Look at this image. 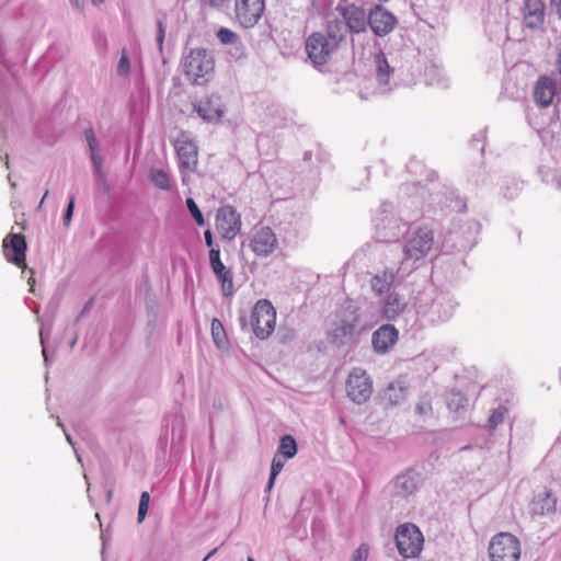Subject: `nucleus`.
<instances>
[{
	"label": "nucleus",
	"instance_id": "obj_1",
	"mask_svg": "<svg viewBox=\"0 0 561 561\" xmlns=\"http://www.w3.org/2000/svg\"><path fill=\"white\" fill-rule=\"evenodd\" d=\"M183 68L188 80L195 84H203L213 75L215 62L206 49L195 48L185 57Z\"/></svg>",
	"mask_w": 561,
	"mask_h": 561
},
{
	"label": "nucleus",
	"instance_id": "obj_26",
	"mask_svg": "<svg viewBox=\"0 0 561 561\" xmlns=\"http://www.w3.org/2000/svg\"><path fill=\"white\" fill-rule=\"evenodd\" d=\"M210 329H211V337H213L215 345L218 348H227L229 345V340L226 334V330L224 328L222 322L219 319L214 318L211 320Z\"/></svg>",
	"mask_w": 561,
	"mask_h": 561
},
{
	"label": "nucleus",
	"instance_id": "obj_44",
	"mask_svg": "<svg viewBox=\"0 0 561 561\" xmlns=\"http://www.w3.org/2000/svg\"><path fill=\"white\" fill-rule=\"evenodd\" d=\"M48 195H49V191L47 190V191L45 192L44 196H43V197H42V199H41L39 206H42V205H43V203L45 202V199L47 198V196H48Z\"/></svg>",
	"mask_w": 561,
	"mask_h": 561
},
{
	"label": "nucleus",
	"instance_id": "obj_41",
	"mask_svg": "<svg viewBox=\"0 0 561 561\" xmlns=\"http://www.w3.org/2000/svg\"><path fill=\"white\" fill-rule=\"evenodd\" d=\"M165 31L161 21L158 22V43L160 48L162 47Z\"/></svg>",
	"mask_w": 561,
	"mask_h": 561
},
{
	"label": "nucleus",
	"instance_id": "obj_7",
	"mask_svg": "<svg viewBox=\"0 0 561 561\" xmlns=\"http://www.w3.org/2000/svg\"><path fill=\"white\" fill-rule=\"evenodd\" d=\"M339 47L321 32L311 33L306 41V51L316 66L327 65L331 55Z\"/></svg>",
	"mask_w": 561,
	"mask_h": 561
},
{
	"label": "nucleus",
	"instance_id": "obj_49",
	"mask_svg": "<svg viewBox=\"0 0 561 561\" xmlns=\"http://www.w3.org/2000/svg\"><path fill=\"white\" fill-rule=\"evenodd\" d=\"M75 1H76L77 4L79 3V0H75Z\"/></svg>",
	"mask_w": 561,
	"mask_h": 561
},
{
	"label": "nucleus",
	"instance_id": "obj_24",
	"mask_svg": "<svg viewBox=\"0 0 561 561\" xmlns=\"http://www.w3.org/2000/svg\"><path fill=\"white\" fill-rule=\"evenodd\" d=\"M446 404L449 411L460 413L466 411L468 399L460 391L450 390L446 396Z\"/></svg>",
	"mask_w": 561,
	"mask_h": 561
},
{
	"label": "nucleus",
	"instance_id": "obj_2",
	"mask_svg": "<svg viewBox=\"0 0 561 561\" xmlns=\"http://www.w3.org/2000/svg\"><path fill=\"white\" fill-rule=\"evenodd\" d=\"M2 249L5 259L13 263L15 266L21 268L23 272L27 271L30 273L28 285L31 286V290H33V286L35 284L34 278V270L28 268L26 265V240L22 233H9L2 241Z\"/></svg>",
	"mask_w": 561,
	"mask_h": 561
},
{
	"label": "nucleus",
	"instance_id": "obj_35",
	"mask_svg": "<svg viewBox=\"0 0 561 561\" xmlns=\"http://www.w3.org/2000/svg\"><path fill=\"white\" fill-rule=\"evenodd\" d=\"M284 462L278 459L277 457H274L271 465V473L268 479V489H272L274 481L276 477L279 474V472L283 470Z\"/></svg>",
	"mask_w": 561,
	"mask_h": 561
},
{
	"label": "nucleus",
	"instance_id": "obj_34",
	"mask_svg": "<svg viewBox=\"0 0 561 561\" xmlns=\"http://www.w3.org/2000/svg\"><path fill=\"white\" fill-rule=\"evenodd\" d=\"M432 412H433L432 402L427 398L421 399L420 402L415 407V413L422 419L431 415Z\"/></svg>",
	"mask_w": 561,
	"mask_h": 561
},
{
	"label": "nucleus",
	"instance_id": "obj_48",
	"mask_svg": "<svg viewBox=\"0 0 561 561\" xmlns=\"http://www.w3.org/2000/svg\"><path fill=\"white\" fill-rule=\"evenodd\" d=\"M248 561H254V560H253V558L249 557V558H248Z\"/></svg>",
	"mask_w": 561,
	"mask_h": 561
},
{
	"label": "nucleus",
	"instance_id": "obj_29",
	"mask_svg": "<svg viewBox=\"0 0 561 561\" xmlns=\"http://www.w3.org/2000/svg\"><path fill=\"white\" fill-rule=\"evenodd\" d=\"M377 79L380 83L387 84L389 81L390 67L385 57V55L380 54L377 56Z\"/></svg>",
	"mask_w": 561,
	"mask_h": 561
},
{
	"label": "nucleus",
	"instance_id": "obj_20",
	"mask_svg": "<svg viewBox=\"0 0 561 561\" xmlns=\"http://www.w3.org/2000/svg\"><path fill=\"white\" fill-rule=\"evenodd\" d=\"M396 272L386 268L375 274L370 279V286L375 295L381 296L388 294L396 280Z\"/></svg>",
	"mask_w": 561,
	"mask_h": 561
},
{
	"label": "nucleus",
	"instance_id": "obj_38",
	"mask_svg": "<svg viewBox=\"0 0 561 561\" xmlns=\"http://www.w3.org/2000/svg\"><path fill=\"white\" fill-rule=\"evenodd\" d=\"M130 70V64L127 55L123 53L117 65V71L122 76H127Z\"/></svg>",
	"mask_w": 561,
	"mask_h": 561
},
{
	"label": "nucleus",
	"instance_id": "obj_19",
	"mask_svg": "<svg viewBox=\"0 0 561 561\" xmlns=\"http://www.w3.org/2000/svg\"><path fill=\"white\" fill-rule=\"evenodd\" d=\"M524 23L529 28H538L545 21V4L540 0H525L523 8Z\"/></svg>",
	"mask_w": 561,
	"mask_h": 561
},
{
	"label": "nucleus",
	"instance_id": "obj_40",
	"mask_svg": "<svg viewBox=\"0 0 561 561\" xmlns=\"http://www.w3.org/2000/svg\"><path fill=\"white\" fill-rule=\"evenodd\" d=\"M73 208H75V197L70 196V201L68 203V206H67V209H66V213L64 216V222L66 226H68L71 221Z\"/></svg>",
	"mask_w": 561,
	"mask_h": 561
},
{
	"label": "nucleus",
	"instance_id": "obj_13",
	"mask_svg": "<svg viewBox=\"0 0 561 561\" xmlns=\"http://www.w3.org/2000/svg\"><path fill=\"white\" fill-rule=\"evenodd\" d=\"M176 156L179 160L180 171L182 173L183 182L185 181V172H192L196 169L197 147L188 139H178L175 144Z\"/></svg>",
	"mask_w": 561,
	"mask_h": 561
},
{
	"label": "nucleus",
	"instance_id": "obj_45",
	"mask_svg": "<svg viewBox=\"0 0 561 561\" xmlns=\"http://www.w3.org/2000/svg\"><path fill=\"white\" fill-rule=\"evenodd\" d=\"M217 549H214L213 551H210L205 558L203 561H207L211 556H214L216 553Z\"/></svg>",
	"mask_w": 561,
	"mask_h": 561
},
{
	"label": "nucleus",
	"instance_id": "obj_6",
	"mask_svg": "<svg viewBox=\"0 0 561 561\" xmlns=\"http://www.w3.org/2000/svg\"><path fill=\"white\" fill-rule=\"evenodd\" d=\"M489 556L491 561H518L520 542L510 533H500L490 541Z\"/></svg>",
	"mask_w": 561,
	"mask_h": 561
},
{
	"label": "nucleus",
	"instance_id": "obj_28",
	"mask_svg": "<svg viewBox=\"0 0 561 561\" xmlns=\"http://www.w3.org/2000/svg\"><path fill=\"white\" fill-rule=\"evenodd\" d=\"M279 453L287 459L297 454V444L293 436L285 435L280 438Z\"/></svg>",
	"mask_w": 561,
	"mask_h": 561
},
{
	"label": "nucleus",
	"instance_id": "obj_5",
	"mask_svg": "<svg viewBox=\"0 0 561 561\" xmlns=\"http://www.w3.org/2000/svg\"><path fill=\"white\" fill-rule=\"evenodd\" d=\"M396 543L403 558H415L423 549L424 538L414 524L407 523L397 528Z\"/></svg>",
	"mask_w": 561,
	"mask_h": 561
},
{
	"label": "nucleus",
	"instance_id": "obj_10",
	"mask_svg": "<svg viewBox=\"0 0 561 561\" xmlns=\"http://www.w3.org/2000/svg\"><path fill=\"white\" fill-rule=\"evenodd\" d=\"M264 10V0H236L234 2L236 20L245 28L256 25L261 20Z\"/></svg>",
	"mask_w": 561,
	"mask_h": 561
},
{
	"label": "nucleus",
	"instance_id": "obj_32",
	"mask_svg": "<svg viewBox=\"0 0 561 561\" xmlns=\"http://www.w3.org/2000/svg\"><path fill=\"white\" fill-rule=\"evenodd\" d=\"M217 37L225 45L234 44L239 41L238 34L226 27H221L217 31Z\"/></svg>",
	"mask_w": 561,
	"mask_h": 561
},
{
	"label": "nucleus",
	"instance_id": "obj_43",
	"mask_svg": "<svg viewBox=\"0 0 561 561\" xmlns=\"http://www.w3.org/2000/svg\"><path fill=\"white\" fill-rule=\"evenodd\" d=\"M552 5L556 9V12L561 18V0H552Z\"/></svg>",
	"mask_w": 561,
	"mask_h": 561
},
{
	"label": "nucleus",
	"instance_id": "obj_12",
	"mask_svg": "<svg viewBox=\"0 0 561 561\" xmlns=\"http://www.w3.org/2000/svg\"><path fill=\"white\" fill-rule=\"evenodd\" d=\"M336 10L341 13L348 31L354 34L365 32L368 20L362 7L353 3H339Z\"/></svg>",
	"mask_w": 561,
	"mask_h": 561
},
{
	"label": "nucleus",
	"instance_id": "obj_18",
	"mask_svg": "<svg viewBox=\"0 0 561 561\" xmlns=\"http://www.w3.org/2000/svg\"><path fill=\"white\" fill-rule=\"evenodd\" d=\"M557 94L556 82L547 77L542 76L538 78L534 88V100L540 107H548Z\"/></svg>",
	"mask_w": 561,
	"mask_h": 561
},
{
	"label": "nucleus",
	"instance_id": "obj_3",
	"mask_svg": "<svg viewBox=\"0 0 561 561\" xmlns=\"http://www.w3.org/2000/svg\"><path fill=\"white\" fill-rule=\"evenodd\" d=\"M253 333L260 340H266L272 335L276 325V310L267 299H260L253 307L251 314Z\"/></svg>",
	"mask_w": 561,
	"mask_h": 561
},
{
	"label": "nucleus",
	"instance_id": "obj_15",
	"mask_svg": "<svg viewBox=\"0 0 561 561\" xmlns=\"http://www.w3.org/2000/svg\"><path fill=\"white\" fill-rule=\"evenodd\" d=\"M194 111L206 122H219L225 114L224 105L217 95L205 96L193 104Z\"/></svg>",
	"mask_w": 561,
	"mask_h": 561
},
{
	"label": "nucleus",
	"instance_id": "obj_25",
	"mask_svg": "<svg viewBox=\"0 0 561 561\" xmlns=\"http://www.w3.org/2000/svg\"><path fill=\"white\" fill-rule=\"evenodd\" d=\"M325 33L328 39L331 42H334L337 47L344 42L345 39V32L343 30V24L340 20L335 19L332 21H329L325 27Z\"/></svg>",
	"mask_w": 561,
	"mask_h": 561
},
{
	"label": "nucleus",
	"instance_id": "obj_17",
	"mask_svg": "<svg viewBox=\"0 0 561 561\" xmlns=\"http://www.w3.org/2000/svg\"><path fill=\"white\" fill-rule=\"evenodd\" d=\"M399 332L392 324H383L373 333L371 342L377 353L388 352L398 341Z\"/></svg>",
	"mask_w": 561,
	"mask_h": 561
},
{
	"label": "nucleus",
	"instance_id": "obj_33",
	"mask_svg": "<svg viewBox=\"0 0 561 561\" xmlns=\"http://www.w3.org/2000/svg\"><path fill=\"white\" fill-rule=\"evenodd\" d=\"M149 502H150V495L147 491H144L141 493L140 500H139L138 514H137L138 523L144 522V519L148 513Z\"/></svg>",
	"mask_w": 561,
	"mask_h": 561
},
{
	"label": "nucleus",
	"instance_id": "obj_31",
	"mask_svg": "<svg viewBox=\"0 0 561 561\" xmlns=\"http://www.w3.org/2000/svg\"><path fill=\"white\" fill-rule=\"evenodd\" d=\"M185 204H186V207L190 210L192 217L194 218L195 222L201 227L204 226L205 225L204 216H203L202 211L199 210L197 204L194 202V199L188 197V198H186Z\"/></svg>",
	"mask_w": 561,
	"mask_h": 561
},
{
	"label": "nucleus",
	"instance_id": "obj_37",
	"mask_svg": "<svg viewBox=\"0 0 561 561\" xmlns=\"http://www.w3.org/2000/svg\"><path fill=\"white\" fill-rule=\"evenodd\" d=\"M505 413V408H499L494 410L489 419L490 426L495 427L497 424H500L503 421Z\"/></svg>",
	"mask_w": 561,
	"mask_h": 561
},
{
	"label": "nucleus",
	"instance_id": "obj_42",
	"mask_svg": "<svg viewBox=\"0 0 561 561\" xmlns=\"http://www.w3.org/2000/svg\"><path fill=\"white\" fill-rule=\"evenodd\" d=\"M204 238H205V243L206 245L209 248V249H215L213 245H214V241H213V233L211 231L208 229V230H205L204 231Z\"/></svg>",
	"mask_w": 561,
	"mask_h": 561
},
{
	"label": "nucleus",
	"instance_id": "obj_9",
	"mask_svg": "<svg viewBox=\"0 0 561 561\" xmlns=\"http://www.w3.org/2000/svg\"><path fill=\"white\" fill-rule=\"evenodd\" d=\"M215 226L222 239L233 240L241 231V216L232 206H221L217 210Z\"/></svg>",
	"mask_w": 561,
	"mask_h": 561
},
{
	"label": "nucleus",
	"instance_id": "obj_8",
	"mask_svg": "<svg viewBox=\"0 0 561 561\" xmlns=\"http://www.w3.org/2000/svg\"><path fill=\"white\" fill-rule=\"evenodd\" d=\"M434 243V233L430 228L416 229L407 240L404 255L407 260L417 261L428 254Z\"/></svg>",
	"mask_w": 561,
	"mask_h": 561
},
{
	"label": "nucleus",
	"instance_id": "obj_30",
	"mask_svg": "<svg viewBox=\"0 0 561 561\" xmlns=\"http://www.w3.org/2000/svg\"><path fill=\"white\" fill-rule=\"evenodd\" d=\"M84 136L88 141L89 148L92 152V160H93L94 164L99 165L101 163V158L94 154V152L98 149V142H96V137H95L93 128H91V127L87 128L84 130Z\"/></svg>",
	"mask_w": 561,
	"mask_h": 561
},
{
	"label": "nucleus",
	"instance_id": "obj_27",
	"mask_svg": "<svg viewBox=\"0 0 561 561\" xmlns=\"http://www.w3.org/2000/svg\"><path fill=\"white\" fill-rule=\"evenodd\" d=\"M149 176H150L151 182L158 188L165 190V191L171 190V187H172L171 176L164 170L151 169Z\"/></svg>",
	"mask_w": 561,
	"mask_h": 561
},
{
	"label": "nucleus",
	"instance_id": "obj_16",
	"mask_svg": "<svg viewBox=\"0 0 561 561\" xmlns=\"http://www.w3.org/2000/svg\"><path fill=\"white\" fill-rule=\"evenodd\" d=\"M368 24L376 35L385 36L393 30L396 18L390 12L376 7L369 13Z\"/></svg>",
	"mask_w": 561,
	"mask_h": 561
},
{
	"label": "nucleus",
	"instance_id": "obj_11",
	"mask_svg": "<svg viewBox=\"0 0 561 561\" xmlns=\"http://www.w3.org/2000/svg\"><path fill=\"white\" fill-rule=\"evenodd\" d=\"M373 391V383L369 376L360 369H354L346 381L348 398L355 403L366 402Z\"/></svg>",
	"mask_w": 561,
	"mask_h": 561
},
{
	"label": "nucleus",
	"instance_id": "obj_39",
	"mask_svg": "<svg viewBox=\"0 0 561 561\" xmlns=\"http://www.w3.org/2000/svg\"><path fill=\"white\" fill-rule=\"evenodd\" d=\"M541 504L540 506V514H543V508L546 507L548 512L554 510V500L547 494L543 499L540 500V502L536 503V505Z\"/></svg>",
	"mask_w": 561,
	"mask_h": 561
},
{
	"label": "nucleus",
	"instance_id": "obj_47",
	"mask_svg": "<svg viewBox=\"0 0 561 561\" xmlns=\"http://www.w3.org/2000/svg\"><path fill=\"white\" fill-rule=\"evenodd\" d=\"M224 0H210L211 4H219L220 2H222Z\"/></svg>",
	"mask_w": 561,
	"mask_h": 561
},
{
	"label": "nucleus",
	"instance_id": "obj_4",
	"mask_svg": "<svg viewBox=\"0 0 561 561\" xmlns=\"http://www.w3.org/2000/svg\"><path fill=\"white\" fill-rule=\"evenodd\" d=\"M248 248L256 256H268L278 245V240L274 230L265 225H254L245 241Z\"/></svg>",
	"mask_w": 561,
	"mask_h": 561
},
{
	"label": "nucleus",
	"instance_id": "obj_23",
	"mask_svg": "<svg viewBox=\"0 0 561 561\" xmlns=\"http://www.w3.org/2000/svg\"><path fill=\"white\" fill-rule=\"evenodd\" d=\"M417 476L413 472H405L398 476L396 480V488L398 492L403 495L413 494L417 490Z\"/></svg>",
	"mask_w": 561,
	"mask_h": 561
},
{
	"label": "nucleus",
	"instance_id": "obj_21",
	"mask_svg": "<svg viewBox=\"0 0 561 561\" xmlns=\"http://www.w3.org/2000/svg\"><path fill=\"white\" fill-rule=\"evenodd\" d=\"M405 307L407 305L401 296L396 291H391L388 293L383 300L382 314L386 319L393 320L404 311Z\"/></svg>",
	"mask_w": 561,
	"mask_h": 561
},
{
	"label": "nucleus",
	"instance_id": "obj_14",
	"mask_svg": "<svg viewBox=\"0 0 561 561\" xmlns=\"http://www.w3.org/2000/svg\"><path fill=\"white\" fill-rule=\"evenodd\" d=\"M209 263L211 271L221 284L222 294L226 297L232 296L234 291L232 272L221 262L219 249L209 250Z\"/></svg>",
	"mask_w": 561,
	"mask_h": 561
},
{
	"label": "nucleus",
	"instance_id": "obj_36",
	"mask_svg": "<svg viewBox=\"0 0 561 561\" xmlns=\"http://www.w3.org/2000/svg\"><path fill=\"white\" fill-rule=\"evenodd\" d=\"M369 554V547L366 543H362L353 553L352 561H367Z\"/></svg>",
	"mask_w": 561,
	"mask_h": 561
},
{
	"label": "nucleus",
	"instance_id": "obj_22",
	"mask_svg": "<svg viewBox=\"0 0 561 561\" xmlns=\"http://www.w3.org/2000/svg\"><path fill=\"white\" fill-rule=\"evenodd\" d=\"M345 319L341 321V324L336 328V336H348L352 335L355 331V328L358 323L359 316L357 313V309L348 306L344 310Z\"/></svg>",
	"mask_w": 561,
	"mask_h": 561
},
{
	"label": "nucleus",
	"instance_id": "obj_46",
	"mask_svg": "<svg viewBox=\"0 0 561 561\" xmlns=\"http://www.w3.org/2000/svg\"><path fill=\"white\" fill-rule=\"evenodd\" d=\"M102 2L103 0H92V3L96 7L100 5Z\"/></svg>",
	"mask_w": 561,
	"mask_h": 561
}]
</instances>
